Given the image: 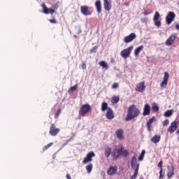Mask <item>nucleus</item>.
<instances>
[{"mask_svg":"<svg viewBox=\"0 0 179 179\" xmlns=\"http://www.w3.org/2000/svg\"><path fill=\"white\" fill-rule=\"evenodd\" d=\"M80 12L84 16H88L89 15H91L90 9L89 8V6H80Z\"/></svg>","mask_w":179,"mask_h":179,"instance_id":"obj_13","label":"nucleus"},{"mask_svg":"<svg viewBox=\"0 0 179 179\" xmlns=\"http://www.w3.org/2000/svg\"><path fill=\"white\" fill-rule=\"evenodd\" d=\"M112 149L111 147H106L105 148V156L107 159H108V157H110V155H111V152H112Z\"/></svg>","mask_w":179,"mask_h":179,"instance_id":"obj_26","label":"nucleus"},{"mask_svg":"<svg viewBox=\"0 0 179 179\" xmlns=\"http://www.w3.org/2000/svg\"><path fill=\"white\" fill-rule=\"evenodd\" d=\"M118 101H120V97H118V96L112 97L111 103H113V104H117V103H118Z\"/></svg>","mask_w":179,"mask_h":179,"instance_id":"obj_31","label":"nucleus"},{"mask_svg":"<svg viewBox=\"0 0 179 179\" xmlns=\"http://www.w3.org/2000/svg\"><path fill=\"white\" fill-rule=\"evenodd\" d=\"M108 108V103L106 102H103L101 104V111H106Z\"/></svg>","mask_w":179,"mask_h":179,"instance_id":"obj_30","label":"nucleus"},{"mask_svg":"<svg viewBox=\"0 0 179 179\" xmlns=\"http://www.w3.org/2000/svg\"><path fill=\"white\" fill-rule=\"evenodd\" d=\"M176 134H179V129L177 130Z\"/></svg>","mask_w":179,"mask_h":179,"instance_id":"obj_53","label":"nucleus"},{"mask_svg":"<svg viewBox=\"0 0 179 179\" xmlns=\"http://www.w3.org/2000/svg\"><path fill=\"white\" fill-rule=\"evenodd\" d=\"M117 166H110L107 170L108 176H114L117 173Z\"/></svg>","mask_w":179,"mask_h":179,"instance_id":"obj_15","label":"nucleus"},{"mask_svg":"<svg viewBox=\"0 0 179 179\" xmlns=\"http://www.w3.org/2000/svg\"><path fill=\"white\" fill-rule=\"evenodd\" d=\"M77 29V34H80V33H82V29L80 28V27H76Z\"/></svg>","mask_w":179,"mask_h":179,"instance_id":"obj_43","label":"nucleus"},{"mask_svg":"<svg viewBox=\"0 0 179 179\" xmlns=\"http://www.w3.org/2000/svg\"><path fill=\"white\" fill-rule=\"evenodd\" d=\"M143 115H150V106L146 103L144 106Z\"/></svg>","mask_w":179,"mask_h":179,"instance_id":"obj_20","label":"nucleus"},{"mask_svg":"<svg viewBox=\"0 0 179 179\" xmlns=\"http://www.w3.org/2000/svg\"><path fill=\"white\" fill-rule=\"evenodd\" d=\"M152 111H155V113H157L159 111V106H157V104L154 103L152 106Z\"/></svg>","mask_w":179,"mask_h":179,"instance_id":"obj_35","label":"nucleus"},{"mask_svg":"<svg viewBox=\"0 0 179 179\" xmlns=\"http://www.w3.org/2000/svg\"><path fill=\"white\" fill-rule=\"evenodd\" d=\"M124 150V146L121 145L119 149L117 150V155H115V152L113 155V159H117L122 155V152Z\"/></svg>","mask_w":179,"mask_h":179,"instance_id":"obj_19","label":"nucleus"},{"mask_svg":"<svg viewBox=\"0 0 179 179\" xmlns=\"http://www.w3.org/2000/svg\"><path fill=\"white\" fill-rule=\"evenodd\" d=\"M167 169H168L167 177L169 178H171V177L174 176V166H173V165H171V166L168 165Z\"/></svg>","mask_w":179,"mask_h":179,"instance_id":"obj_16","label":"nucleus"},{"mask_svg":"<svg viewBox=\"0 0 179 179\" xmlns=\"http://www.w3.org/2000/svg\"><path fill=\"white\" fill-rule=\"evenodd\" d=\"M90 111H92V106L89 103L82 105L79 110V115L85 117Z\"/></svg>","mask_w":179,"mask_h":179,"instance_id":"obj_3","label":"nucleus"},{"mask_svg":"<svg viewBox=\"0 0 179 179\" xmlns=\"http://www.w3.org/2000/svg\"><path fill=\"white\" fill-rule=\"evenodd\" d=\"M96 156V154H94V152L91 151L90 152L85 158H84L83 161V164H87V163H90V162H93V157Z\"/></svg>","mask_w":179,"mask_h":179,"instance_id":"obj_5","label":"nucleus"},{"mask_svg":"<svg viewBox=\"0 0 179 179\" xmlns=\"http://www.w3.org/2000/svg\"><path fill=\"white\" fill-rule=\"evenodd\" d=\"M96 48H93L91 50H90V52L91 53H93V52H96Z\"/></svg>","mask_w":179,"mask_h":179,"instance_id":"obj_49","label":"nucleus"},{"mask_svg":"<svg viewBox=\"0 0 179 179\" xmlns=\"http://www.w3.org/2000/svg\"><path fill=\"white\" fill-rule=\"evenodd\" d=\"M86 170L87 173H92V170H93V164H90L86 166Z\"/></svg>","mask_w":179,"mask_h":179,"instance_id":"obj_33","label":"nucleus"},{"mask_svg":"<svg viewBox=\"0 0 179 179\" xmlns=\"http://www.w3.org/2000/svg\"><path fill=\"white\" fill-rule=\"evenodd\" d=\"M106 117L108 120H113V118H114V113L113 112V109H111V108H108L106 113Z\"/></svg>","mask_w":179,"mask_h":179,"instance_id":"obj_18","label":"nucleus"},{"mask_svg":"<svg viewBox=\"0 0 179 179\" xmlns=\"http://www.w3.org/2000/svg\"><path fill=\"white\" fill-rule=\"evenodd\" d=\"M146 89V86L145 85V81L141 82L136 85L135 87L136 92H139L142 93Z\"/></svg>","mask_w":179,"mask_h":179,"instance_id":"obj_12","label":"nucleus"},{"mask_svg":"<svg viewBox=\"0 0 179 179\" xmlns=\"http://www.w3.org/2000/svg\"><path fill=\"white\" fill-rule=\"evenodd\" d=\"M173 113H174V110H168L164 113V117H171V115H173Z\"/></svg>","mask_w":179,"mask_h":179,"instance_id":"obj_29","label":"nucleus"},{"mask_svg":"<svg viewBox=\"0 0 179 179\" xmlns=\"http://www.w3.org/2000/svg\"><path fill=\"white\" fill-rule=\"evenodd\" d=\"M155 121V117H151L149 119V120L147 122V128L149 132H150L151 129L150 128L152 127V124Z\"/></svg>","mask_w":179,"mask_h":179,"instance_id":"obj_24","label":"nucleus"},{"mask_svg":"<svg viewBox=\"0 0 179 179\" xmlns=\"http://www.w3.org/2000/svg\"><path fill=\"white\" fill-rule=\"evenodd\" d=\"M82 69H86V63L82 64Z\"/></svg>","mask_w":179,"mask_h":179,"instance_id":"obj_48","label":"nucleus"},{"mask_svg":"<svg viewBox=\"0 0 179 179\" xmlns=\"http://www.w3.org/2000/svg\"><path fill=\"white\" fill-rule=\"evenodd\" d=\"M132 50H134V46H130L127 49H124L121 51L120 55L124 59H127L130 55L131 52H132Z\"/></svg>","mask_w":179,"mask_h":179,"instance_id":"obj_4","label":"nucleus"},{"mask_svg":"<svg viewBox=\"0 0 179 179\" xmlns=\"http://www.w3.org/2000/svg\"><path fill=\"white\" fill-rule=\"evenodd\" d=\"M150 13H152V11L144 10L143 12V15H145V16H148V15H150Z\"/></svg>","mask_w":179,"mask_h":179,"instance_id":"obj_44","label":"nucleus"},{"mask_svg":"<svg viewBox=\"0 0 179 179\" xmlns=\"http://www.w3.org/2000/svg\"><path fill=\"white\" fill-rule=\"evenodd\" d=\"M122 155L124 157H127L128 155H129V152H128V150H124L122 151Z\"/></svg>","mask_w":179,"mask_h":179,"instance_id":"obj_39","label":"nucleus"},{"mask_svg":"<svg viewBox=\"0 0 179 179\" xmlns=\"http://www.w3.org/2000/svg\"><path fill=\"white\" fill-rule=\"evenodd\" d=\"M169 78H170V74L169 73V72H165L163 78V80L160 85L161 87H167V83H169Z\"/></svg>","mask_w":179,"mask_h":179,"instance_id":"obj_8","label":"nucleus"},{"mask_svg":"<svg viewBox=\"0 0 179 179\" xmlns=\"http://www.w3.org/2000/svg\"><path fill=\"white\" fill-rule=\"evenodd\" d=\"M59 8V2H57L55 4L52 5L51 8H48L45 3H42V9L45 15H54L58 8Z\"/></svg>","mask_w":179,"mask_h":179,"instance_id":"obj_2","label":"nucleus"},{"mask_svg":"<svg viewBox=\"0 0 179 179\" xmlns=\"http://www.w3.org/2000/svg\"><path fill=\"white\" fill-rule=\"evenodd\" d=\"M131 164L132 169H136V166H138L137 159H136V155H134L131 160Z\"/></svg>","mask_w":179,"mask_h":179,"instance_id":"obj_22","label":"nucleus"},{"mask_svg":"<svg viewBox=\"0 0 179 179\" xmlns=\"http://www.w3.org/2000/svg\"><path fill=\"white\" fill-rule=\"evenodd\" d=\"M112 89H118V83H115L112 86Z\"/></svg>","mask_w":179,"mask_h":179,"instance_id":"obj_45","label":"nucleus"},{"mask_svg":"<svg viewBox=\"0 0 179 179\" xmlns=\"http://www.w3.org/2000/svg\"><path fill=\"white\" fill-rule=\"evenodd\" d=\"M170 121L169 120H165L163 122H162V125L163 127H167L169 124Z\"/></svg>","mask_w":179,"mask_h":179,"instance_id":"obj_41","label":"nucleus"},{"mask_svg":"<svg viewBox=\"0 0 179 179\" xmlns=\"http://www.w3.org/2000/svg\"><path fill=\"white\" fill-rule=\"evenodd\" d=\"M176 38H177V34H172L166 41V45H173V44H174V41H176Z\"/></svg>","mask_w":179,"mask_h":179,"instance_id":"obj_10","label":"nucleus"},{"mask_svg":"<svg viewBox=\"0 0 179 179\" xmlns=\"http://www.w3.org/2000/svg\"><path fill=\"white\" fill-rule=\"evenodd\" d=\"M158 167L160 168V170H162V169H163V161L161 160L159 163H158Z\"/></svg>","mask_w":179,"mask_h":179,"instance_id":"obj_42","label":"nucleus"},{"mask_svg":"<svg viewBox=\"0 0 179 179\" xmlns=\"http://www.w3.org/2000/svg\"><path fill=\"white\" fill-rule=\"evenodd\" d=\"M145 153H146V151H145V150H143L141 152V154L139 156L138 160H143V157H145Z\"/></svg>","mask_w":179,"mask_h":179,"instance_id":"obj_36","label":"nucleus"},{"mask_svg":"<svg viewBox=\"0 0 179 179\" xmlns=\"http://www.w3.org/2000/svg\"><path fill=\"white\" fill-rule=\"evenodd\" d=\"M52 145H54V143H50L48 145H45L43 148V152H45V150L50 149V148H51V146H52Z\"/></svg>","mask_w":179,"mask_h":179,"instance_id":"obj_32","label":"nucleus"},{"mask_svg":"<svg viewBox=\"0 0 179 179\" xmlns=\"http://www.w3.org/2000/svg\"><path fill=\"white\" fill-rule=\"evenodd\" d=\"M160 136L155 135L151 138V141L153 142V143H159V142H160Z\"/></svg>","mask_w":179,"mask_h":179,"instance_id":"obj_27","label":"nucleus"},{"mask_svg":"<svg viewBox=\"0 0 179 179\" xmlns=\"http://www.w3.org/2000/svg\"><path fill=\"white\" fill-rule=\"evenodd\" d=\"M154 23L157 27H160V26H162V22L159 21V20L154 21Z\"/></svg>","mask_w":179,"mask_h":179,"instance_id":"obj_40","label":"nucleus"},{"mask_svg":"<svg viewBox=\"0 0 179 179\" xmlns=\"http://www.w3.org/2000/svg\"><path fill=\"white\" fill-rule=\"evenodd\" d=\"M66 177L67 179H72L70 174H66Z\"/></svg>","mask_w":179,"mask_h":179,"instance_id":"obj_51","label":"nucleus"},{"mask_svg":"<svg viewBox=\"0 0 179 179\" xmlns=\"http://www.w3.org/2000/svg\"><path fill=\"white\" fill-rule=\"evenodd\" d=\"M49 22H50V23H54V24H55V23H57V20H55V18H53V19H52V20H49Z\"/></svg>","mask_w":179,"mask_h":179,"instance_id":"obj_47","label":"nucleus"},{"mask_svg":"<svg viewBox=\"0 0 179 179\" xmlns=\"http://www.w3.org/2000/svg\"><path fill=\"white\" fill-rule=\"evenodd\" d=\"M99 65H100L103 68H105L106 69H108V64H107V62H106L104 61L99 62Z\"/></svg>","mask_w":179,"mask_h":179,"instance_id":"obj_28","label":"nucleus"},{"mask_svg":"<svg viewBox=\"0 0 179 179\" xmlns=\"http://www.w3.org/2000/svg\"><path fill=\"white\" fill-rule=\"evenodd\" d=\"M177 128H178V121H173L168 128V132L173 134V132H176Z\"/></svg>","mask_w":179,"mask_h":179,"instance_id":"obj_9","label":"nucleus"},{"mask_svg":"<svg viewBox=\"0 0 179 179\" xmlns=\"http://www.w3.org/2000/svg\"><path fill=\"white\" fill-rule=\"evenodd\" d=\"M74 38H78V36L74 35Z\"/></svg>","mask_w":179,"mask_h":179,"instance_id":"obj_52","label":"nucleus"},{"mask_svg":"<svg viewBox=\"0 0 179 179\" xmlns=\"http://www.w3.org/2000/svg\"><path fill=\"white\" fill-rule=\"evenodd\" d=\"M141 22H148V18H142Z\"/></svg>","mask_w":179,"mask_h":179,"instance_id":"obj_50","label":"nucleus"},{"mask_svg":"<svg viewBox=\"0 0 179 179\" xmlns=\"http://www.w3.org/2000/svg\"><path fill=\"white\" fill-rule=\"evenodd\" d=\"M140 114L141 110L136 107V105L132 104L129 106L127 114L124 120L125 121H131V120H134V118L139 117Z\"/></svg>","mask_w":179,"mask_h":179,"instance_id":"obj_1","label":"nucleus"},{"mask_svg":"<svg viewBox=\"0 0 179 179\" xmlns=\"http://www.w3.org/2000/svg\"><path fill=\"white\" fill-rule=\"evenodd\" d=\"M163 169H161L159 171V178H163Z\"/></svg>","mask_w":179,"mask_h":179,"instance_id":"obj_46","label":"nucleus"},{"mask_svg":"<svg viewBox=\"0 0 179 179\" xmlns=\"http://www.w3.org/2000/svg\"><path fill=\"white\" fill-rule=\"evenodd\" d=\"M136 38V34L135 33H131L129 36H125L124 38V43H131V41H134Z\"/></svg>","mask_w":179,"mask_h":179,"instance_id":"obj_14","label":"nucleus"},{"mask_svg":"<svg viewBox=\"0 0 179 179\" xmlns=\"http://www.w3.org/2000/svg\"><path fill=\"white\" fill-rule=\"evenodd\" d=\"M176 19V13L174 12L170 11L166 17V24H171Z\"/></svg>","mask_w":179,"mask_h":179,"instance_id":"obj_7","label":"nucleus"},{"mask_svg":"<svg viewBox=\"0 0 179 179\" xmlns=\"http://www.w3.org/2000/svg\"><path fill=\"white\" fill-rule=\"evenodd\" d=\"M138 173H139V164H137L135 169H134V173L131 177L130 179H136V177H138Z\"/></svg>","mask_w":179,"mask_h":179,"instance_id":"obj_25","label":"nucleus"},{"mask_svg":"<svg viewBox=\"0 0 179 179\" xmlns=\"http://www.w3.org/2000/svg\"><path fill=\"white\" fill-rule=\"evenodd\" d=\"M103 8L105 10L110 12V10H111V8H113V3L111 0H103Z\"/></svg>","mask_w":179,"mask_h":179,"instance_id":"obj_11","label":"nucleus"},{"mask_svg":"<svg viewBox=\"0 0 179 179\" xmlns=\"http://www.w3.org/2000/svg\"><path fill=\"white\" fill-rule=\"evenodd\" d=\"M143 50V45H140L137 47L134 50L135 57H139V54H141V51Z\"/></svg>","mask_w":179,"mask_h":179,"instance_id":"obj_23","label":"nucleus"},{"mask_svg":"<svg viewBox=\"0 0 179 179\" xmlns=\"http://www.w3.org/2000/svg\"><path fill=\"white\" fill-rule=\"evenodd\" d=\"M61 111H62L61 108H59L57 110V113L55 114V118H58L59 117V114H61Z\"/></svg>","mask_w":179,"mask_h":179,"instance_id":"obj_38","label":"nucleus"},{"mask_svg":"<svg viewBox=\"0 0 179 179\" xmlns=\"http://www.w3.org/2000/svg\"><path fill=\"white\" fill-rule=\"evenodd\" d=\"M59 131H61L59 128H57L55 124L53 123L50 127L49 134L51 136H57L59 134Z\"/></svg>","mask_w":179,"mask_h":179,"instance_id":"obj_6","label":"nucleus"},{"mask_svg":"<svg viewBox=\"0 0 179 179\" xmlns=\"http://www.w3.org/2000/svg\"><path fill=\"white\" fill-rule=\"evenodd\" d=\"M159 19H160V13H159V12L156 11L154 15V18L153 20L156 21V20H159Z\"/></svg>","mask_w":179,"mask_h":179,"instance_id":"obj_34","label":"nucleus"},{"mask_svg":"<svg viewBox=\"0 0 179 179\" xmlns=\"http://www.w3.org/2000/svg\"><path fill=\"white\" fill-rule=\"evenodd\" d=\"M78 89V85H75L74 86L69 88V92H75Z\"/></svg>","mask_w":179,"mask_h":179,"instance_id":"obj_37","label":"nucleus"},{"mask_svg":"<svg viewBox=\"0 0 179 179\" xmlns=\"http://www.w3.org/2000/svg\"><path fill=\"white\" fill-rule=\"evenodd\" d=\"M95 8L97 13H101V1L98 0L95 2Z\"/></svg>","mask_w":179,"mask_h":179,"instance_id":"obj_21","label":"nucleus"},{"mask_svg":"<svg viewBox=\"0 0 179 179\" xmlns=\"http://www.w3.org/2000/svg\"><path fill=\"white\" fill-rule=\"evenodd\" d=\"M116 136L120 141L124 139V130L122 129H119L116 131Z\"/></svg>","mask_w":179,"mask_h":179,"instance_id":"obj_17","label":"nucleus"}]
</instances>
